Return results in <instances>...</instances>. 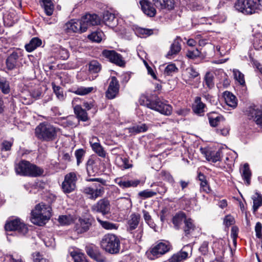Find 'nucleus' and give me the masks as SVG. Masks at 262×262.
<instances>
[{
	"label": "nucleus",
	"instance_id": "obj_1",
	"mask_svg": "<svg viewBox=\"0 0 262 262\" xmlns=\"http://www.w3.org/2000/svg\"><path fill=\"white\" fill-rule=\"evenodd\" d=\"M101 19L95 14H86L80 19H71L66 23L63 30L67 33H82L85 32L88 27L100 24Z\"/></svg>",
	"mask_w": 262,
	"mask_h": 262
},
{
	"label": "nucleus",
	"instance_id": "obj_2",
	"mask_svg": "<svg viewBox=\"0 0 262 262\" xmlns=\"http://www.w3.org/2000/svg\"><path fill=\"white\" fill-rule=\"evenodd\" d=\"M58 131V128L47 122H43L40 123L36 127L35 135L41 141L50 142L56 139Z\"/></svg>",
	"mask_w": 262,
	"mask_h": 262
},
{
	"label": "nucleus",
	"instance_id": "obj_3",
	"mask_svg": "<svg viewBox=\"0 0 262 262\" xmlns=\"http://www.w3.org/2000/svg\"><path fill=\"white\" fill-rule=\"evenodd\" d=\"M15 171L18 174L30 177H38L44 173L42 168L25 160L20 161L16 165Z\"/></svg>",
	"mask_w": 262,
	"mask_h": 262
},
{
	"label": "nucleus",
	"instance_id": "obj_4",
	"mask_svg": "<svg viewBox=\"0 0 262 262\" xmlns=\"http://www.w3.org/2000/svg\"><path fill=\"white\" fill-rule=\"evenodd\" d=\"M51 211L50 206L43 203L38 204L31 212L32 222L39 226L45 224L50 218Z\"/></svg>",
	"mask_w": 262,
	"mask_h": 262
},
{
	"label": "nucleus",
	"instance_id": "obj_5",
	"mask_svg": "<svg viewBox=\"0 0 262 262\" xmlns=\"http://www.w3.org/2000/svg\"><path fill=\"white\" fill-rule=\"evenodd\" d=\"M141 104L146 106L147 107L158 111L166 116L171 115L172 112V107L170 105L163 103L159 99L151 101L146 96H143L141 97Z\"/></svg>",
	"mask_w": 262,
	"mask_h": 262
},
{
	"label": "nucleus",
	"instance_id": "obj_6",
	"mask_svg": "<svg viewBox=\"0 0 262 262\" xmlns=\"http://www.w3.org/2000/svg\"><path fill=\"white\" fill-rule=\"evenodd\" d=\"M100 245L101 248L109 253L117 254L119 252L120 242L119 238L115 234H105L102 237Z\"/></svg>",
	"mask_w": 262,
	"mask_h": 262
},
{
	"label": "nucleus",
	"instance_id": "obj_7",
	"mask_svg": "<svg viewBox=\"0 0 262 262\" xmlns=\"http://www.w3.org/2000/svg\"><path fill=\"white\" fill-rule=\"evenodd\" d=\"M234 7L240 12L246 14H252L259 9V5L254 0H237Z\"/></svg>",
	"mask_w": 262,
	"mask_h": 262
},
{
	"label": "nucleus",
	"instance_id": "obj_8",
	"mask_svg": "<svg viewBox=\"0 0 262 262\" xmlns=\"http://www.w3.org/2000/svg\"><path fill=\"white\" fill-rule=\"evenodd\" d=\"M78 180L77 173L71 172L65 175L64 180L61 184V189L64 193L73 192L76 188V182Z\"/></svg>",
	"mask_w": 262,
	"mask_h": 262
},
{
	"label": "nucleus",
	"instance_id": "obj_9",
	"mask_svg": "<svg viewBox=\"0 0 262 262\" xmlns=\"http://www.w3.org/2000/svg\"><path fill=\"white\" fill-rule=\"evenodd\" d=\"M6 231H15L21 235H25L28 232L27 225L19 218L8 221L5 226Z\"/></svg>",
	"mask_w": 262,
	"mask_h": 262
},
{
	"label": "nucleus",
	"instance_id": "obj_10",
	"mask_svg": "<svg viewBox=\"0 0 262 262\" xmlns=\"http://www.w3.org/2000/svg\"><path fill=\"white\" fill-rule=\"evenodd\" d=\"M245 115L250 120L253 121L262 128V108L252 105L248 107L245 111Z\"/></svg>",
	"mask_w": 262,
	"mask_h": 262
},
{
	"label": "nucleus",
	"instance_id": "obj_11",
	"mask_svg": "<svg viewBox=\"0 0 262 262\" xmlns=\"http://www.w3.org/2000/svg\"><path fill=\"white\" fill-rule=\"evenodd\" d=\"M169 250V247L168 245L161 242L150 248L149 251L147 252V255L149 259L152 260L164 254Z\"/></svg>",
	"mask_w": 262,
	"mask_h": 262
},
{
	"label": "nucleus",
	"instance_id": "obj_12",
	"mask_svg": "<svg viewBox=\"0 0 262 262\" xmlns=\"http://www.w3.org/2000/svg\"><path fill=\"white\" fill-rule=\"evenodd\" d=\"M102 55L110 62L120 67L125 66V61L122 55L114 50H104L102 51Z\"/></svg>",
	"mask_w": 262,
	"mask_h": 262
},
{
	"label": "nucleus",
	"instance_id": "obj_13",
	"mask_svg": "<svg viewBox=\"0 0 262 262\" xmlns=\"http://www.w3.org/2000/svg\"><path fill=\"white\" fill-rule=\"evenodd\" d=\"M92 217L79 218L75 223V231L78 234H81L88 231L94 222Z\"/></svg>",
	"mask_w": 262,
	"mask_h": 262
},
{
	"label": "nucleus",
	"instance_id": "obj_14",
	"mask_svg": "<svg viewBox=\"0 0 262 262\" xmlns=\"http://www.w3.org/2000/svg\"><path fill=\"white\" fill-rule=\"evenodd\" d=\"M91 209L93 212L101 213L103 215L107 214L110 212V202L106 198L100 199L92 206Z\"/></svg>",
	"mask_w": 262,
	"mask_h": 262
},
{
	"label": "nucleus",
	"instance_id": "obj_15",
	"mask_svg": "<svg viewBox=\"0 0 262 262\" xmlns=\"http://www.w3.org/2000/svg\"><path fill=\"white\" fill-rule=\"evenodd\" d=\"M119 88L120 85L116 77H111L108 89L105 92L106 97L108 99L115 98L119 93Z\"/></svg>",
	"mask_w": 262,
	"mask_h": 262
},
{
	"label": "nucleus",
	"instance_id": "obj_16",
	"mask_svg": "<svg viewBox=\"0 0 262 262\" xmlns=\"http://www.w3.org/2000/svg\"><path fill=\"white\" fill-rule=\"evenodd\" d=\"M90 143L93 151L99 156L102 158L105 157L106 152L99 142V140L97 137H93L90 141Z\"/></svg>",
	"mask_w": 262,
	"mask_h": 262
},
{
	"label": "nucleus",
	"instance_id": "obj_17",
	"mask_svg": "<svg viewBox=\"0 0 262 262\" xmlns=\"http://www.w3.org/2000/svg\"><path fill=\"white\" fill-rule=\"evenodd\" d=\"M140 4L145 14L149 17L155 16L157 12L156 9L150 2L147 0H141Z\"/></svg>",
	"mask_w": 262,
	"mask_h": 262
},
{
	"label": "nucleus",
	"instance_id": "obj_18",
	"mask_svg": "<svg viewBox=\"0 0 262 262\" xmlns=\"http://www.w3.org/2000/svg\"><path fill=\"white\" fill-rule=\"evenodd\" d=\"M140 220V215L137 213H132L127 221L126 229L127 231L132 232L137 228Z\"/></svg>",
	"mask_w": 262,
	"mask_h": 262
},
{
	"label": "nucleus",
	"instance_id": "obj_19",
	"mask_svg": "<svg viewBox=\"0 0 262 262\" xmlns=\"http://www.w3.org/2000/svg\"><path fill=\"white\" fill-rule=\"evenodd\" d=\"M83 192L89 195L92 200H96L97 198L101 196L104 192V187H99L97 189L87 187L84 188Z\"/></svg>",
	"mask_w": 262,
	"mask_h": 262
},
{
	"label": "nucleus",
	"instance_id": "obj_20",
	"mask_svg": "<svg viewBox=\"0 0 262 262\" xmlns=\"http://www.w3.org/2000/svg\"><path fill=\"white\" fill-rule=\"evenodd\" d=\"M201 152L205 156L206 160L212 162H216L221 159L222 151L218 150L216 152H212L206 149L201 148Z\"/></svg>",
	"mask_w": 262,
	"mask_h": 262
},
{
	"label": "nucleus",
	"instance_id": "obj_21",
	"mask_svg": "<svg viewBox=\"0 0 262 262\" xmlns=\"http://www.w3.org/2000/svg\"><path fill=\"white\" fill-rule=\"evenodd\" d=\"M189 245L185 246L179 252L174 254L169 259V262H183L188 257V253L185 249L189 248Z\"/></svg>",
	"mask_w": 262,
	"mask_h": 262
},
{
	"label": "nucleus",
	"instance_id": "obj_22",
	"mask_svg": "<svg viewBox=\"0 0 262 262\" xmlns=\"http://www.w3.org/2000/svg\"><path fill=\"white\" fill-rule=\"evenodd\" d=\"M154 6L158 9L172 10L174 8V0H152Z\"/></svg>",
	"mask_w": 262,
	"mask_h": 262
},
{
	"label": "nucleus",
	"instance_id": "obj_23",
	"mask_svg": "<svg viewBox=\"0 0 262 262\" xmlns=\"http://www.w3.org/2000/svg\"><path fill=\"white\" fill-rule=\"evenodd\" d=\"M181 40L179 37H177L174 40L170 46L169 51L166 55L168 58L173 57L180 52L181 50Z\"/></svg>",
	"mask_w": 262,
	"mask_h": 262
},
{
	"label": "nucleus",
	"instance_id": "obj_24",
	"mask_svg": "<svg viewBox=\"0 0 262 262\" xmlns=\"http://www.w3.org/2000/svg\"><path fill=\"white\" fill-rule=\"evenodd\" d=\"M115 182L122 189L129 187H136L140 183L139 180H125L121 178H117L115 179Z\"/></svg>",
	"mask_w": 262,
	"mask_h": 262
},
{
	"label": "nucleus",
	"instance_id": "obj_25",
	"mask_svg": "<svg viewBox=\"0 0 262 262\" xmlns=\"http://www.w3.org/2000/svg\"><path fill=\"white\" fill-rule=\"evenodd\" d=\"M103 21L106 26L113 28L116 25L117 20L114 13L107 11L103 13Z\"/></svg>",
	"mask_w": 262,
	"mask_h": 262
},
{
	"label": "nucleus",
	"instance_id": "obj_26",
	"mask_svg": "<svg viewBox=\"0 0 262 262\" xmlns=\"http://www.w3.org/2000/svg\"><path fill=\"white\" fill-rule=\"evenodd\" d=\"M226 103L230 107L234 108L237 105V99L235 96L229 91H225L223 94Z\"/></svg>",
	"mask_w": 262,
	"mask_h": 262
},
{
	"label": "nucleus",
	"instance_id": "obj_27",
	"mask_svg": "<svg viewBox=\"0 0 262 262\" xmlns=\"http://www.w3.org/2000/svg\"><path fill=\"white\" fill-rule=\"evenodd\" d=\"M18 55L17 53L13 52L7 58L6 60L7 68L9 70H12L16 68L18 64Z\"/></svg>",
	"mask_w": 262,
	"mask_h": 262
},
{
	"label": "nucleus",
	"instance_id": "obj_28",
	"mask_svg": "<svg viewBox=\"0 0 262 262\" xmlns=\"http://www.w3.org/2000/svg\"><path fill=\"white\" fill-rule=\"evenodd\" d=\"M74 114L76 116V118L79 120L85 122L89 120V118L88 114L85 110L83 109L81 105H76L74 106Z\"/></svg>",
	"mask_w": 262,
	"mask_h": 262
},
{
	"label": "nucleus",
	"instance_id": "obj_29",
	"mask_svg": "<svg viewBox=\"0 0 262 262\" xmlns=\"http://www.w3.org/2000/svg\"><path fill=\"white\" fill-rule=\"evenodd\" d=\"M205 104L201 101V98L200 97H196L195 98L194 104L192 107L193 111L195 114L200 116L204 115L205 112Z\"/></svg>",
	"mask_w": 262,
	"mask_h": 262
},
{
	"label": "nucleus",
	"instance_id": "obj_30",
	"mask_svg": "<svg viewBox=\"0 0 262 262\" xmlns=\"http://www.w3.org/2000/svg\"><path fill=\"white\" fill-rule=\"evenodd\" d=\"M183 229L185 235L187 236L191 234L196 229V226L194 224V221L190 218H187V220H185Z\"/></svg>",
	"mask_w": 262,
	"mask_h": 262
},
{
	"label": "nucleus",
	"instance_id": "obj_31",
	"mask_svg": "<svg viewBox=\"0 0 262 262\" xmlns=\"http://www.w3.org/2000/svg\"><path fill=\"white\" fill-rule=\"evenodd\" d=\"M40 3L47 15H52L54 10V5L52 0H40Z\"/></svg>",
	"mask_w": 262,
	"mask_h": 262
},
{
	"label": "nucleus",
	"instance_id": "obj_32",
	"mask_svg": "<svg viewBox=\"0 0 262 262\" xmlns=\"http://www.w3.org/2000/svg\"><path fill=\"white\" fill-rule=\"evenodd\" d=\"M199 73L193 67L187 68L183 74V78L185 81H190L198 77Z\"/></svg>",
	"mask_w": 262,
	"mask_h": 262
},
{
	"label": "nucleus",
	"instance_id": "obj_33",
	"mask_svg": "<svg viewBox=\"0 0 262 262\" xmlns=\"http://www.w3.org/2000/svg\"><path fill=\"white\" fill-rule=\"evenodd\" d=\"M241 172L243 179L245 180L247 185L250 184L251 172L248 164L245 163L241 169Z\"/></svg>",
	"mask_w": 262,
	"mask_h": 262
},
{
	"label": "nucleus",
	"instance_id": "obj_34",
	"mask_svg": "<svg viewBox=\"0 0 262 262\" xmlns=\"http://www.w3.org/2000/svg\"><path fill=\"white\" fill-rule=\"evenodd\" d=\"M41 43V39L38 37H34L30 41L29 43L26 45L25 49L28 52H31L37 47H40Z\"/></svg>",
	"mask_w": 262,
	"mask_h": 262
},
{
	"label": "nucleus",
	"instance_id": "obj_35",
	"mask_svg": "<svg viewBox=\"0 0 262 262\" xmlns=\"http://www.w3.org/2000/svg\"><path fill=\"white\" fill-rule=\"evenodd\" d=\"M187 218L185 214L183 212H179L177 213L172 218V223L177 229H179L180 226L182 223L185 222V220Z\"/></svg>",
	"mask_w": 262,
	"mask_h": 262
},
{
	"label": "nucleus",
	"instance_id": "obj_36",
	"mask_svg": "<svg viewBox=\"0 0 262 262\" xmlns=\"http://www.w3.org/2000/svg\"><path fill=\"white\" fill-rule=\"evenodd\" d=\"M208 119L210 125L213 127L217 126L220 122L224 120V118L222 116L215 113L210 114L208 115Z\"/></svg>",
	"mask_w": 262,
	"mask_h": 262
},
{
	"label": "nucleus",
	"instance_id": "obj_37",
	"mask_svg": "<svg viewBox=\"0 0 262 262\" xmlns=\"http://www.w3.org/2000/svg\"><path fill=\"white\" fill-rule=\"evenodd\" d=\"M117 203L118 208L121 210L128 209L132 205L130 199L126 198H120L118 199Z\"/></svg>",
	"mask_w": 262,
	"mask_h": 262
},
{
	"label": "nucleus",
	"instance_id": "obj_38",
	"mask_svg": "<svg viewBox=\"0 0 262 262\" xmlns=\"http://www.w3.org/2000/svg\"><path fill=\"white\" fill-rule=\"evenodd\" d=\"M116 164L122 169H128L132 167V164L129 163V160L126 158L117 157L116 159Z\"/></svg>",
	"mask_w": 262,
	"mask_h": 262
},
{
	"label": "nucleus",
	"instance_id": "obj_39",
	"mask_svg": "<svg viewBox=\"0 0 262 262\" xmlns=\"http://www.w3.org/2000/svg\"><path fill=\"white\" fill-rule=\"evenodd\" d=\"M148 127L145 124H142L140 125L134 126L128 128L129 133L133 134H137L147 131Z\"/></svg>",
	"mask_w": 262,
	"mask_h": 262
},
{
	"label": "nucleus",
	"instance_id": "obj_40",
	"mask_svg": "<svg viewBox=\"0 0 262 262\" xmlns=\"http://www.w3.org/2000/svg\"><path fill=\"white\" fill-rule=\"evenodd\" d=\"M253 201V212H256L258 208L262 205V196L260 194L256 192L255 195L252 197Z\"/></svg>",
	"mask_w": 262,
	"mask_h": 262
},
{
	"label": "nucleus",
	"instance_id": "obj_41",
	"mask_svg": "<svg viewBox=\"0 0 262 262\" xmlns=\"http://www.w3.org/2000/svg\"><path fill=\"white\" fill-rule=\"evenodd\" d=\"M214 76L210 72H207L204 77V84L209 89H212L214 85L213 81Z\"/></svg>",
	"mask_w": 262,
	"mask_h": 262
},
{
	"label": "nucleus",
	"instance_id": "obj_42",
	"mask_svg": "<svg viewBox=\"0 0 262 262\" xmlns=\"http://www.w3.org/2000/svg\"><path fill=\"white\" fill-rule=\"evenodd\" d=\"M103 35V33L101 31H96L90 34L88 38L93 41L100 42L102 40Z\"/></svg>",
	"mask_w": 262,
	"mask_h": 262
},
{
	"label": "nucleus",
	"instance_id": "obj_43",
	"mask_svg": "<svg viewBox=\"0 0 262 262\" xmlns=\"http://www.w3.org/2000/svg\"><path fill=\"white\" fill-rule=\"evenodd\" d=\"M101 69V64L96 60H92L89 63V71L92 73H98Z\"/></svg>",
	"mask_w": 262,
	"mask_h": 262
},
{
	"label": "nucleus",
	"instance_id": "obj_44",
	"mask_svg": "<svg viewBox=\"0 0 262 262\" xmlns=\"http://www.w3.org/2000/svg\"><path fill=\"white\" fill-rule=\"evenodd\" d=\"M52 86L53 91L58 99L60 100H63L64 99V96L63 94L62 88L59 86L56 85L54 82L52 83Z\"/></svg>",
	"mask_w": 262,
	"mask_h": 262
},
{
	"label": "nucleus",
	"instance_id": "obj_45",
	"mask_svg": "<svg viewBox=\"0 0 262 262\" xmlns=\"http://www.w3.org/2000/svg\"><path fill=\"white\" fill-rule=\"evenodd\" d=\"M97 221L101 226L104 229L107 230L117 229V226L116 224L110 223L108 221H103L100 219L97 218Z\"/></svg>",
	"mask_w": 262,
	"mask_h": 262
},
{
	"label": "nucleus",
	"instance_id": "obj_46",
	"mask_svg": "<svg viewBox=\"0 0 262 262\" xmlns=\"http://www.w3.org/2000/svg\"><path fill=\"white\" fill-rule=\"evenodd\" d=\"M178 72V69L174 63H171L166 66L164 70V73L168 76H172Z\"/></svg>",
	"mask_w": 262,
	"mask_h": 262
},
{
	"label": "nucleus",
	"instance_id": "obj_47",
	"mask_svg": "<svg viewBox=\"0 0 262 262\" xmlns=\"http://www.w3.org/2000/svg\"><path fill=\"white\" fill-rule=\"evenodd\" d=\"M233 75L235 79L239 82V83L244 85L245 84L244 75L238 70L234 69L233 70Z\"/></svg>",
	"mask_w": 262,
	"mask_h": 262
},
{
	"label": "nucleus",
	"instance_id": "obj_48",
	"mask_svg": "<svg viewBox=\"0 0 262 262\" xmlns=\"http://www.w3.org/2000/svg\"><path fill=\"white\" fill-rule=\"evenodd\" d=\"M58 222L62 225H68L73 222V218L71 215H60L59 216Z\"/></svg>",
	"mask_w": 262,
	"mask_h": 262
},
{
	"label": "nucleus",
	"instance_id": "obj_49",
	"mask_svg": "<svg viewBox=\"0 0 262 262\" xmlns=\"http://www.w3.org/2000/svg\"><path fill=\"white\" fill-rule=\"evenodd\" d=\"M94 88L93 87H83L81 86L80 88H78L75 92L74 93L79 95H85L86 94H88L90 93L93 90Z\"/></svg>",
	"mask_w": 262,
	"mask_h": 262
},
{
	"label": "nucleus",
	"instance_id": "obj_50",
	"mask_svg": "<svg viewBox=\"0 0 262 262\" xmlns=\"http://www.w3.org/2000/svg\"><path fill=\"white\" fill-rule=\"evenodd\" d=\"M87 181H89V182L96 181V182H98L100 183L98 184H94L93 188H94V189H97L99 188V187H103V186L106 185V181L105 180L101 179V178L90 179H87Z\"/></svg>",
	"mask_w": 262,
	"mask_h": 262
},
{
	"label": "nucleus",
	"instance_id": "obj_51",
	"mask_svg": "<svg viewBox=\"0 0 262 262\" xmlns=\"http://www.w3.org/2000/svg\"><path fill=\"white\" fill-rule=\"evenodd\" d=\"M157 194V192L154 191L149 190L148 189L144 190L139 192L138 195L139 196L146 199L151 198L155 196Z\"/></svg>",
	"mask_w": 262,
	"mask_h": 262
},
{
	"label": "nucleus",
	"instance_id": "obj_52",
	"mask_svg": "<svg viewBox=\"0 0 262 262\" xmlns=\"http://www.w3.org/2000/svg\"><path fill=\"white\" fill-rule=\"evenodd\" d=\"M85 151L83 149H79L75 151V155L77 160V164L78 165L81 163L83 160V157Z\"/></svg>",
	"mask_w": 262,
	"mask_h": 262
},
{
	"label": "nucleus",
	"instance_id": "obj_53",
	"mask_svg": "<svg viewBox=\"0 0 262 262\" xmlns=\"http://www.w3.org/2000/svg\"><path fill=\"white\" fill-rule=\"evenodd\" d=\"M201 52L198 49H195L192 50H188L186 53V56L191 59H194L200 56Z\"/></svg>",
	"mask_w": 262,
	"mask_h": 262
},
{
	"label": "nucleus",
	"instance_id": "obj_54",
	"mask_svg": "<svg viewBox=\"0 0 262 262\" xmlns=\"http://www.w3.org/2000/svg\"><path fill=\"white\" fill-rule=\"evenodd\" d=\"M160 174L161 178L164 180H166L171 183H173L174 182V180L173 177H172V176L170 174V173L169 172L165 171V170H162L161 171Z\"/></svg>",
	"mask_w": 262,
	"mask_h": 262
},
{
	"label": "nucleus",
	"instance_id": "obj_55",
	"mask_svg": "<svg viewBox=\"0 0 262 262\" xmlns=\"http://www.w3.org/2000/svg\"><path fill=\"white\" fill-rule=\"evenodd\" d=\"M94 164V161L92 159H89L87 162L86 170L88 174L90 176H94L95 171L93 170V164Z\"/></svg>",
	"mask_w": 262,
	"mask_h": 262
},
{
	"label": "nucleus",
	"instance_id": "obj_56",
	"mask_svg": "<svg viewBox=\"0 0 262 262\" xmlns=\"http://www.w3.org/2000/svg\"><path fill=\"white\" fill-rule=\"evenodd\" d=\"M0 89L4 94H7L10 92L9 84L7 81H2L0 83Z\"/></svg>",
	"mask_w": 262,
	"mask_h": 262
},
{
	"label": "nucleus",
	"instance_id": "obj_57",
	"mask_svg": "<svg viewBox=\"0 0 262 262\" xmlns=\"http://www.w3.org/2000/svg\"><path fill=\"white\" fill-rule=\"evenodd\" d=\"M76 118L74 116H70L67 117L64 123L67 126H73L75 125Z\"/></svg>",
	"mask_w": 262,
	"mask_h": 262
},
{
	"label": "nucleus",
	"instance_id": "obj_58",
	"mask_svg": "<svg viewBox=\"0 0 262 262\" xmlns=\"http://www.w3.org/2000/svg\"><path fill=\"white\" fill-rule=\"evenodd\" d=\"M137 32L140 35L149 36L153 33L152 30L145 28H139L137 30Z\"/></svg>",
	"mask_w": 262,
	"mask_h": 262
},
{
	"label": "nucleus",
	"instance_id": "obj_59",
	"mask_svg": "<svg viewBox=\"0 0 262 262\" xmlns=\"http://www.w3.org/2000/svg\"><path fill=\"white\" fill-rule=\"evenodd\" d=\"M59 55L60 58L63 60H66L68 58L69 56V54L68 51L66 49H60L59 50Z\"/></svg>",
	"mask_w": 262,
	"mask_h": 262
},
{
	"label": "nucleus",
	"instance_id": "obj_60",
	"mask_svg": "<svg viewBox=\"0 0 262 262\" xmlns=\"http://www.w3.org/2000/svg\"><path fill=\"white\" fill-rule=\"evenodd\" d=\"M75 262H88L84 255L78 254L73 255Z\"/></svg>",
	"mask_w": 262,
	"mask_h": 262
},
{
	"label": "nucleus",
	"instance_id": "obj_61",
	"mask_svg": "<svg viewBox=\"0 0 262 262\" xmlns=\"http://www.w3.org/2000/svg\"><path fill=\"white\" fill-rule=\"evenodd\" d=\"M261 229H262L261 224L259 222H257L256 224V225L255 227L256 235L257 238H259L261 237Z\"/></svg>",
	"mask_w": 262,
	"mask_h": 262
},
{
	"label": "nucleus",
	"instance_id": "obj_62",
	"mask_svg": "<svg viewBox=\"0 0 262 262\" xmlns=\"http://www.w3.org/2000/svg\"><path fill=\"white\" fill-rule=\"evenodd\" d=\"M199 250L203 254H206L208 250V242H204L200 247Z\"/></svg>",
	"mask_w": 262,
	"mask_h": 262
},
{
	"label": "nucleus",
	"instance_id": "obj_63",
	"mask_svg": "<svg viewBox=\"0 0 262 262\" xmlns=\"http://www.w3.org/2000/svg\"><path fill=\"white\" fill-rule=\"evenodd\" d=\"M200 186L201 189H202L203 191L207 193H209L211 191L210 187L209 186L206 180L202 181L200 183Z\"/></svg>",
	"mask_w": 262,
	"mask_h": 262
},
{
	"label": "nucleus",
	"instance_id": "obj_64",
	"mask_svg": "<svg viewBox=\"0 0 262 262\" xmlns=\"http://www.w3.org/2000/svg\"><path fill=\"white\" fill-rule=\"evenodd\" d=\"M33 257L34 262H48V260L43 258L39 253H35Z\"/></svg>",
	"mask_w": 262,
	"mask_h": 262
}]
</instances>
